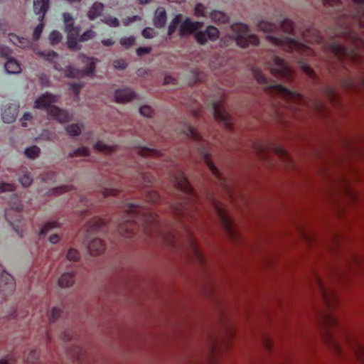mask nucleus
Segmentation results:
<instances>
[{
  "label": "nucleus",
  "instance_id": "f257e3e1",
  "mask_svg": "<svg viewBox=\"0 0 364 364\" xmlns=\"http://www.w3.org/2000/svg\"><path fill=\"white\" fill-rule=\"evenodd\" d=\"M125 211V220L119 227V232L125 237H133L140 226L144 227L147 232L159 230L158 215L147 208L130 203L126 205Z\"/></svg>",
  "mask_w": 364,
  "mask_h": 364
},
{
  "label": "nucleus",
  "instance_id": "f03ea898",
  "mask_svg": "<svg viewBox=\"0 0 364 364\" xmlns=\"http://www.w3.org/2000/svg\"><path fill=\"white\" fill-rule=\"evenodd\" d=\"M254 77L263 88L271 93L281 95L286 106L295 115L306 108L305 97L296 91L291 90L277 82L268 79L258 68L252 70Z\"/></svg>",
  "mask_w": 364,
  "mask_h": 364
},
{
  "label": "nucleus",
  "instance_id": "7ed1b4c3",
  "mask_svg": "<svg viewBox=\"0 0 364 364\" xmlns=\"http://www.w3.org/2000/svg\"><path fill=\"white\" fill-rule=\"evenodd\" d=\"M171 180L174 186L183 195V201L173 206L175 214L182 219L186 215L191 214L193 209L195 208V203L198 200V196L181 171H178L176 175L171 176Z\"/></svg>",
  "mask_w": 364,
  "mask_h": 364
},
{
  "label": "nucleus",
  "instance_id": "20e7f679",
  "mask_svg": "<svg viewBox=\"0 0 364 364\" xmlns=\"http://www.w3.org/2000/svg\"><path fill=\"white\" fill-rule=\"evenodd\" d=\"M203 25L202 22H193L189 18H187L180 26L179 34L183 36L186 33H194L197 42L201 45L205 44L208 41H216L219 36L218 29L213 26H208L205 30L199 31Z\"/></svg>",
  "mask_w": 364,
  "mask_h": 364
},
{
  "label": "nucleus",
  "instance_id": "39448f33",
  "mask_svg": "<svg viewBox=\"0 0 364 364\" xmlns=\"http://www.w3.org/2000/svg\"><path fill=\"white\" fill-rule=\"evenodd\" d=\"M105 231V222L102 218H94L89 223L85 236V242L91 255H100L105 250V244L98 237L92 239V237Z\"/></svg>",
  "mask_w": 364,
  "mask_h": 364
},
{
  "label": "nucleus",
  "instance_id": "423d86ee",
  "mask_svg": "<svg viewBox=\"0 0 364 364\" xmlns=\"http://www.w3.org/2000/svg\"><path fill=\"white\" fill-rule=\"evenodd\" d=\"M57 101V97L46 92L36 100L34 107L37 109H46L48 115L60 122H66L70 119V114L65 110L52 105Z\"/></svg>",
  "mask_w": 364,
  "mask_h": 364
},
{
  "label": "nucleus",
  "instance_id": "0eeeda50",
  "mask_svg": "<svg viewBox=\"0 0 364 364\" xmlns=\"http://www.w3.org/2000/svg\"><path fill=\"white\" fill-rule=\"evenodd\" d=\"M264 63L267 65L270 73L275 77H282L288 80H291L292 77L291 68L274 50L268 51L264 59Z\"/></svg>",
  "mask_w": 364,
  "mask_h": 364
},
{
  "label": "nucleus",
  "instance_id": "6e6552de",
  "mask_svg": "<svg viewBox=\"0 0 364 364\" xmlns=\"http://www.w3.org/2000/svg\"><path fill=\"white\" fill-rule=\"evenodd\" d=\"M232 38L237 45L241 48H247L250 46H257L259 43L256 35L250 34L248 26L242 23H235L231 25Z\"/></svg>",
  "mask_w": 364,
  "mask_h": 364
},
{
  "label": "nucleus",
  "instance_id": "1a4fd4ad",
  "mask_svg": "<svg viewBox=\"0 0 364 364\" xmlns=\"http://www.w3.org/2000/svg\"><path fill=\"white\" fill-rule=\"evenodd\" d=\"M11 210H7L5 212V218L6 220L13 226L15 231L17 234L22 237V232L19 230L18 225L16 224V223H21V215L20 211L22 210L23 205L21 204V201L20 198L15 196L11 198Z\"/></svg>",
  "mask_w": 364,
  "mask_h": 364
},
{
  "label": "nucleus",
  "instance_id": "9d476101",
  "mask_svg": "<svg viewBox=\"0 0 364 364\" xmlns=\"http://www.w3.org/2000/svg\"><path fill=\"white\" fill-rule=\"evenodd\" d=\"M80 60L82 63L85 65V68L80 70L72 66H68L64 71L66 77L75 78L93 73L95 70L96 59L82 55H80Z\"/></svg>",
  "mask_w": 364,
  "mask_h": 364
},
{
  "label": "nucleus",
  "instance_id": "9b49d317",
  "mask_svg": "<svg viewBox=\"0 0 364 364\" xmlns=\"http://www.w3.org/2000/svg\"><path fill=\"white\" fill-rule=\"evenodd\" d=\"M50 0H33V11L36 15H38L40 23L35 28L33 33V38L35 41H38L43 30V19L49 8Z\"/></svg>",
  "mask_w": 364,
  "mask_h": 364
},
{
  "label": "nucleus",
  "instance_id": "f8f14e48",
  "mask_svg": "<svg viewBox=\"0 0 364 364\" xmlns=\"http://www.w3.org/2000/svg\"><path fill=\"white\" fill-rule=\"evenodd\" d=\"M322 320L323 322V325L326 328V337L328 340L330 345L334 348L335 351L340 355L341 353V349L337 342L335 341L333 336L329 332V329L331 327H334L337 326L338 321L335 316L331 314H324L322 315Z\"/></svg>",
  "mask_w": 364,
  "mask_h": 364
},
{
  "label": "nucleus",
  "instance_id": "ddd939ff",
  "mask_svg": "<svg viewBox=\"0 0 364 364\" xmlns=\"http://www.w3.org/2000/svg\"><path fill=\"white\" fill-rule=\"evenodd\" d=\"M16 288V283L13 277L4 271L0 274V294L4 296L11 294Z\"/></svg>",
  "mask_w": 364,
  "mask_h": 364
},
{
  "label": "nucleus",
  "instance_id": "4468645a",
  "mask_svg": "<svg viewBox=\"0 0 364 364\" xmlns=\"http://www.w3.org/2000/svg\"><path fill=\"white\" fill-rule=\"evenodd\" d=\"M213 114L214 118L223 122L227 129H232L230 116L220 105H213Z\"/></svg>",
  "mask_w": 364,
  "mask_h": 364
},
{
  "label": "nucleus",
  "instance_id": "2eb2a0df",
  "mask_svg": "<svg viewBox=\"0 0 364 364\" xmlns=\"http://www.w3.org/2000/svg\"><path fill=\"white\" fill-rule=\"evenodd\" d=\"M200 155L204 161L205 164L207 165L210 171L212 172V173L220 181V182L223 183V185L225 186V188L229 191L228 187L225 184V181L221 176L220 172L219 169L215 166V164L213 163V161L210 159V154L206 150L205 148L202 147L200 149Z\"/></svg>",
  "mask_w": 364,
  "mask_h": 364
},
{
  "label": "nucleus",
  "instance_id": "dca6fc26",
  "mask_svg": "<svg viewBox=\"0 0 364 364\" xmlns=\"http://www.w3.org/2000/svg\"><path fill=\"white\" fill-rule=\"evenodd\" d=\"M65 32L68 35V46L72 50L76 49L80 37V28L75 26H68Z\"/></svg>",
  "mask_w": 364,
  "mask_h": 364
},
{
  "label": "nucleus",
  "instance_id": "f3484780",
  "mask_svg": "<svg viewBox=\"0 0 364 364\" xmlns=\"http://www.w3.org/2000/svg\"><path fill=\"white\" fill-rule=\"evenodd\" d=\"M19 106L16 104H11L6 107L1 113L2 120L5 123H11L15 121L18 115Z\"/></svg>",
  "mask_w": 364,
  "mask_h": 364
},
{
  "label": "nucleus",
  "instance_id": "a211bd4d",
  "mask_svg": "<svg viewBox=\"0 0 364 364\" xmlns=\"http://www.w3.org/2000/svg\"><path fill=\"white\" fill-rule=\"evenodd\" d=\"M114 97L117 102L125 103L134 99L136 94L131 89L124 88L116 90Z\"/></svg>",
  "mask_w": 364,
  "mask_h": 364
},
{
  "label": "nucleus",
  "instance_id": "6ab92c4d",
  "mask_svg": "<svg viewBox=\"0 0 364 364\" xmlns=\"http://www.w3.org/2000/svg\"><path fill=\"white\" fill-rule=\"evenodd\" d=\"M167 20L166 12L165 9L163 7H159L154 14V24L156 28H163Z\"/></svg>",
  "mask_w": 364,
  "mask_h": 364
},
{
  "label": "nucleus",
  "instance_id": "aec40b11",
  "mask_svg": "<svg viewBox=\"0 0 364 364\" xmlns=\"http://www.w3.org/2000/svg\"><path fill=\"white\" fill-rule=\"evenodd\" d=\"M215 208L217 209V211L220 217L222 223L226 230V231L231 235H234V228L233 225L230 220V218L225 215L223 210L219 207L218 205H215Z\"/></svg>",
  "mask_w": 364,
  "mask_h": 364
},
{
  "label": "nucleus",
  "instance_id": "412c9836",
  "mask_svg": "<svg viewBox=\"0 0 364 364\" xmlns=\"http://www.w3.org/2000/svg\"><path fill=\"white\" fill-rule=\"evenodd\" d=\"M9 37L10 41L13 44H14L15 46H16L19 48H26L29 47L31 44V43L28 38L20 37L14 33H10Z\"/></svg>",
  "mask_w": 364,
  "mask_h": 364
},
{
  "label": "nucleus",
  "instance_id": "4be33fe9",
  "mask_svg": "<svg viewBox=\"0 0 364 364\" xmlns=\"http://www.w3.org/2000/svg\"><path fill=\"white\" fill-rule=\"evenodd\" d=\"M4 66L6 72L10 74H17L21 71L20 64L13 58H9Z\"/></svg>",
  "mask_w": 364,
  "mask_h": 364
},
{
  "label": "nucleus",
  "instance_id": "5701e85b",
  "mask_svg": "<svg viewBox=\"0 0 364 364\" xmlns=\"http://www.w3.org/2000/svg\"><path fill=\"white\" fill-rule=\"evenodd\" d=\"M188 244L192 249V251L196 256L197 260L203 264L204 262V257L202 253L200 252V250H199L194 238L193 237L192 235L188 232Z\"/></svg>",
  "mask_w": 364,
  "mask_h": 364
},
{
  "label": "nucleus",
  "instance_id": "b1692460",
  "mask_svg": "<svg viewBox=\"0 0 364 364\" xmlns=\"http://www.w3.org/2000/svg\"><path fill=\"white\" fill-rule=\"evenodd\" d=\"M104 9V4L100 2H95L93 4L90 11H88V17L90 19L93 20L100 16Z\"/></svg>",
  "mask_w": 364,
  "mask_h": 364
},
{
  "label": "nucleus",
  "instance_id": "393cba45",
  "mask_svg": "<svg viewBox=\"0 0 364 364\" xmlns=\"http://www.w3.org/2000/svg\"><path fill=\"white\" fill-rule=\"evenodd\" d=\"M211 20L216 23H225L228 21V16L220 11L213 10L210 14Z\"/></svg>",
  "mask_w": 364,
  "mask_h": 364
},
{
  "label": "nucleus",
  "instance_id": "a878e982",
  "mask_svg": "<svg viewBox=\"0 0 364 364\" xmlns=\"http://www.w3.org/2000/svg\"><path fill=\"white\" fill-rule=\"evenodd\" d=\"M318 284L321 289V295L323 299L326 304V306L330 308L331 303L336 301V298L333 295H330L328 292L326 290L325 287L323 286L321 282L318 279Z\"/></svg>",
  "mask_w": 364,
  "mask_h": 364
},
{
  "label": "nucleus",
  "instance_id": "bb28decb",
  "mask_svg": "<svg viewBox=\"0 0 364 364\" xmlns=\"http://www.w3.org/2000/svg\"><path fill=\"white\" fill-rule=\"evenodd\" d=\"M74 283V275L70 273H64L58 280V285L60 287H69Z\"/></svg>",
  "mask_w": 364,
  "mask_h": 364
},
{
  "label": "nucleus",
  "instance_id": "cd10ccee",
  "mask_svg": "<svg viewBox=\"0 0 364 364\" xmlns=\"http://www.w3.org/2000/svg\"><path fill=\"white\" fill-rule=\"evenodd\" d=\"M323 4L326 6L332 8V11L338 13L343 9V3L340 0H323Z\"/></svg>",
  "mask_w": 364,
  "mask_h": 364
},
{
  "label": "nucleus",
  "instance_id": "c85d7f7f",
  "mask_svg": "<svg viewBox=\"0 0 364 364\" xmlns=\"http://www.w3.org/2000/svg\"><path fill=\"white\" fill-rule=\"evenodd\" d=\"M138 154L145 158L149 156H159L160 154V151L154 149H150L148 147H139L137 149Z\"/></svg>",
  "mask_w": 364,
  "mask_h": 364
},
{
  "label": "nucleus",
  "instance_id": "c756f323",
  "mask_svg": "<svg viewBox=\"0 0 364 364\" xmlns=\"http://www.w3.org/2000/svg\"><path fill=\"white\" fill-rule=\"evenodd\" d=\"M181 21H182V15L181 14H178L173 18V20L171 21V23L169 24V26L168 27V35L169 36H171V35H173L175 33L178 25L181 22Z\"/></svg>",
  "mask_w": 364,
  "mask_h": 364
},
{
  "label": "nucleus",
  "instance_id": "7c9ffc66",
  "mask_svg": "<svg viewBox=\"0 0 364 364\" xmlns=\"http://www.w3.org/2000/svg\"><path fill=\"white\" fill-rule=\"evenodd\" d=\"M184 133L186 136L191 137L196 141H200L202 139V137L198 131L190 125H186Z\"/></svg>",
  "mask_w": 364,
  "mask_h": 364
},
{
  "label": "nucleus",
  "instance_id": "2f4dec72",
  "mask_svg": "<svg viewBox=\"0 0 364 364\" xmlns=\"http://www.w3.org/2000/svg\"><path fill=\"white\" fill-rule=\"evenodd\" d=\"M60 227V223L56 220H52L44 224L40 229L39 235H46L49 230H52L55 228Z\"/></svg>",
  "mask_w": 364,
  "mask_h": 364
},
{
  "label": "nucleus",
  "instance_id": "473e14b6",
  "mask_svg": "<svg viewBox=\"0 0 364 364\" xmlns=\"http://www.w3.org/2000/svg\"><path fill=\"white\" fill-rule=\"evenodd\" d=\"M281 26L287 33L294 36L295 32V25L293 21L289 19H284L282 21Z\"/></svg>",
  "mask_w": 364,
  "mask_h": 364
},
{
  "label": "nucleus",
  "instance_id": "72a5a7b5",
  "mask_svg": "<svg viewBox=\"0 0 364 364\" xmlns=\"http://www.w3.org/2000/svg\"><path fill=\"white\" fill-rule=\"evenodd\" d=\"M41 149L37 146H32L25 149V154L29 159H35L38 156Z\"/></svg>",
  "mask_w": 364,
  "mask_h": 364
},
{
  "label": "nucleus",
  "instance_id": "f704fd0d",
  "mask_svg": "<svg viewBox=\"0 0 364 364\" xmlns=\"http://www.w3.org/2000/svg\"><path fill=\"white\" fill-rule=\"evenodd\" d=\"M301 68L302 70L312 80H316V74L314 70L306 63L301 62Z\"/></svg>",
  "mask_w": 364,
  "mask_h": 364
},
{
  "label": "nucleus",
  "instance_id": "c9c22d12",
  "mask_svg": "<svg viewBox=\"0 0 364 364\" xmlns=\"http://www.w3.org/2000/svg\"><path fill=\"white\" fill-rule=\"evenodd\" d=\"M89 155V149L86 146L77 148L70 152L68 155L69 157L73 158L78 156H86Z\"/></svg>",
  "mask_w": 364,
  "mask_h": 364
},
{
  "label": "nucleus",
  "instance_id": "e433bc0d",
  "mask_svg": "<svg viewBox=\"0 0 364 364\" xmlns=\"http://www.w3.org/2000/svg\"><path fill=\"white\" fill-rule=\"evenodd\" d=\"M66 132L72 136H77L80 134L81 128L78 124H73L66 127Z\"/></svg>",
  "mask_w": 364,
  "mask_h": 364
},
{
  "label": "nucleus",
  "instance_id": "4c0bfd02",
  "mask_svg": "<svg viewBox=\"0 0 364 364\" xmlns=\"http://www.w3.org/2000/svg\"><path fill=\"white\" fill-rule=\"evenodd\" d=\"M258 28L264 32L271 33L275 29V26L267 21H262L258 23Z\"/></svg>",
  "mask_w": 364,
  "mask_h": 364
},
{
  "label": "nucleus",
  "instance_id": "58836bf2",
  "mask_svg": "<svg viewBox=\"0 0 364 364\" xmlns=\"http://www.w3.org/2000/svg\"><path fill=\"white\" fill-rule=\"evenodd\" d=\"M194 14L198 17H206L208 11L207 8H205L202 4H197L195 9Z\"/></svg>",
  "mask_w": 364,
  "mask_h": 364
},
{
  "label": "nucleus",
  "instance_id": "ea45409f",
  "mask_svg": "<svg viewBox=\"0 0 364 364\" xmlns=\"http://www.w3.org/2000/svg\"><path fill=\"white\" fill-rule=\"evenodd\" d=\"M62 34L57 31H53L49 35V41L51 45H57L62 40Z\"/></svg>",
  "mask_w": 364,
  "mask_h": 364
},
{
  "label": "nucleus",
  "instance_id": "a19ab883",
  "mask_svg": "<svg viewBox=\"0 0 364 364\" xmlns=\"http://www.w3.org/2000/svg\"><path fill=\"white\" fill-rule=\"evenodd\" d=\"M94 148L96 150H98L105 153H111L114 151V147L105 144L102 141H98L94 145Z\"/></svg>",
  "mask_w": 364,
  "mask_h": 364
},
{
  "label": "nucleus",
  "instance_id": "79ce46f5",
  "mask_svg": "<svg viewBox=\"0 0 364 364\" xmlns=\"http://www.w3.org/2000/svg\"><path fill=\"white\" fill-rule=\"evenodd\" d=\"M136 39L134 36L123 37L120 39V44L124 47L129 48L135 43Z\"/></svg>",
  "mask_w": 364,
  "mask_h": 364
},
{
  "label": "nucleus",
  "instance_id": "37998d69",
  "mask_svg": "<svg viewBox=\"0 0 364 364\" xmlns=\"http://www.w3.org/2000/svg\"><path fill=\"white\" fill-rule=\"evenodd\" d=\"M66 257L69 261L76 262L79 259L80 255L77 250L74 248H70L68 251Z\"/></svg>",
  "mask_w": 364,
  "mask_h": 364
},
{
  "label": "nucleus",
  "instance_id": "c03bdc74",
  "mask_svg": "<svg viewBox=\"0 0 364 364\" xmlns=\"http://www.w3.org/2000/svg\"><path fill=\"white\" fill-rule=\"evenodd\" d=\"M324 93L329 100H331V102L336 101V95L333 87H332L330 85H328L324 90Z\"/></svg>",
  "mask_w": 364,
  "mask_h": 364
},
{
  "label": "nucleus",
  "instance_id": "a18cd8bd",
  "mask_svg": "<svg viewBox=\"0 0 364 364\" xmlns=\"http://www.w3.org/2000/svg\"><path fill=\"white\" fill-rule=\"evenodd\" d=\"M39 358V353L36 350H31L26 358L27 364H36Z\"/></svg>",
  "mask_w": 364,
  "mask_h": 364
},
{
  "label": "nucleus",
  "instance_id": "49530a36",
  "mask_svg": "<svg viewBox=\"0 0 364 364\" xmlns=\"http://www.w3.org/2000/svg\"><path fill=\"white\" fill-rule=\"evenodd\" d=\"M18 181L23 187H28L33 182V178L29 173H26L20 177Z\"/></svg>",
  "mask_w": 364,
  "mask_h": 364
},
{
  "label": "nucleus",
  "instance_id": "de8ad7c7",
  "mask_svg": "<svg viewBox=\"0 0 364 364\" xmlns=\"http://www.w3.org/2000/svg\"><path fill=\"white\" fill-rule=\"evenodd\" d=\"M61 310L58 307L53 308L50 313L47 312V316L50 322H54L60 316Z\"/></svg>",
  "mask_w": 364,
  "mask_h": 364
},
{
  "label": "nucleus",
  "instance_id": "09e8293b",
  "mask_svg": "<svg viewBox=\"0 0 364 364\" xmlns=\"http://www.w3.org/2000/svg\"><path fill=\"white\" fill-rule=\"evenodd\" d=\"M102 21L112 27H117L119 26V21L116 17L107 16L105 17Z\"/></svg>",
  "mask_w": 364,
  "mask_h": 364
},
{
  "label": "nucleus",
  "instance_id": "8fccbe9b",
  "mask_svg": "<svg viewBox=\"0 0 364 364\" xmlns=\"http://www.w3.org/2000/svg\"><path fill=\"white\" fill-rule=\"evenodd\" d=\"M146 199L152 203H157L160 200V196L155 191H149L146 196Z\"/></svg>",
  "mask_w": 364,
  "mask_h": 364
},
{
  "label": "nucleus",
  "instance_id": "3c124183",
  "mask_svg": "<svg viewBox=\"0 0 364 364\" xmlns=\"http://www.w3.org/2000/svg\"><path fill=\"white\" fill-rule=\"evenodd\" d=\"M15 191V186L9 183H0V193L4 192H13Z\"/></svg>",
  "mask_w": 364,
  "mask_h": 364
},
{
  "label": "nucleus",
  "instance_id": "603ef678",
  "mask_svg": "<svg viewBox=\"0 0 364 364\" xmlns=\"http://www.w3.org/2000/svg\"><path fill=\"white\" fill-rule=\"evenodd\" d=\"M95 36V31L92 30H87L85 31L81 36L79 37L80 41H86L90 39H92Z\"/></svg>",
  "mask_w": 364,
  "mask_h": 364
},
{
  "label": "nucleus",
  "instance_id": "864d4df0",
  "mask_svg": "<svg viewBox=\"0 0 364 364\" xmlns=\"http://www.w3.org/2000/svg\"><path fill=\"white\" fill-rule=\"evenodd\" d=\"M41 56L46 58L47 60H53L54 58L58 56V54L53 50H44L39 52Z\"/></svg>",
  "mask_w": 364,
  "mask_h": 364
},
{
  "label": "nucleus",
  "instance_id": "5fc2aeb1",
  "mask_svg": "<svg viewBox=\"0 0 364 364\" xmlns=\"http://www.w3.org/2000/svg\"><path fill=\"white\" fill-rule=\"evenodd\" d=\"M11 50L6 46H4V45H0V55L1 56H3L6 58H7V60L9 58H11Z\"/></svg>",
  "mask_w": 364,
  "mask_h": 364
},
{
  "label": "nucleus",
  "instance_id": "6e6d98bb",
  "mask_svg": "<svg viewBox=\"0 0 364 364\" xmlns=\"http://www.w3.org/2000/svg\"><path fill=\"white\" fill-rule=\"evenodd\" d=\"M141 177L143 180V183H144V185H146V186L152 184L155 180V178L152 175H151L150 173H143L141 176Z\"/></svg>",
  "mask_w": 364,
  "mask_h": 364
},
{
  "label": "nucleus",
  "instance_id": "4d7b16f0",
  "mask_svg": "<svg viewBox=\"0 0 364 364\" xmlns=\"http://www.w3.org/2000/svg\"><path fill=\"white\" fill-rule=\"evenodd\" d=\"M63 21L65 23V31H67V27L68 26H74L73 24V16L68 13H63Z\"/></svg>",
  "mask_w": 364,
  "mask_h": 364
},
{
  "label": "nucleus",
  "instance_id": "13d9d810",
  "mask_svg": "<svg viewBox=\"0 0 364 364\" xmlns=\"http://www.w3.org/2000/svg\"><path fill=\"white\" fill-rule=\"evenodd\" d=\"M70 190V186H62L58 187V188H54L52 191H50V194L58 195V194H60L62 193L68 192Z\"/></svg>",
  "mask_w": 364,
  "mask_h": 364
},
{
  "label": "nucleus",
  "instance_id": "bf43d9fd",
  "mask_svg": "<svg viewBox=\"0 0 364 364\" xmlns=\"http://www.w3.org/2000/svg\"><path fill=\"white\" fill-rule=\"evenodd\" d=\"M141 34L145 38H152L155 35V32L153 28L146 27L142 31Z\"/></svg>",
  "mask_w": 364,
  "mask_h": 364
},
{
  "label": "nucleus",
  "instance_id": "052dcab7",
  "mask_svg": "<svg viewBox=\"0 0 364 364\" xmlns=\"http://www.w3.org/2000/svg\"><path fill=\"white\" fill-rule=\"evenodd\" d=\"M139 112L144 117H150L152 113V109L149 106L144 105L140 107Z\"/></svg>",
  "mask_w": 364,
  "mask_h": 364
},
{
  "label": "nucleus",
  "instance_id": "680f3d73",
  "mask_svg": "<svg viewBox=\"0 0 364 364\" xmlns=\"http://www.w3.org/2000/svg\"><path fill=\"white\" fill-rule=\"evenodd\" d=\"M56 178V174L54 172H48L43 177V181L48 182L50 181H55Z\"/></svg>",
  "mask_w": 364,
  "mask_h": 364
},
{
  "label": "nucleus",
  "instance_id": "e2e57ef3",
  "mask_svg": "<svg viewBox=\"0 0 364 364\" xmlns=\"http://www.w3.org/2000/svg\"><path fill=\"white\" fill-rule=\"evenodd\" d=\"M151 50V48L150 47H140L136 50V53L139 56H141L149 53Z\"/></svg>",
  "mask_w": 364,
  "mask_h": 364
},
{
  "label": "nucleus",
  "instance_id": "0e129e2a",
  "mask_svg": "<svg viewBox=\"0 0 364 364\" xmlns=\"http://www.w3.org/2000/svg\"><path fill=\"white\" fill-rule=\"evenodd\" d=\"M343 85L348 89H353L356 86L355 82L351 78L346 79Z\"/></svg>",
  "mask_w": 364,
  "mask_h": 364
},
{
  "label": "nucleus",
  "instance_id": "69168bd1",
  "mask_svg": "<svg viewBox=\"0 0 364 364\" xmlns=\"http://www.w3.org/2000/svg\"><path fill=\"white\" fill-rule=\"evenodd\" d=\"M114 66L117 69L123 70L126 68L127 63L123 60H118L114 62Z\"/></svg>",
  "mask_w": 364,
  "mask_h": 364
},
{
  "label": "nucleus",
  "instance_id": "338daca9",
  "mask_svg": "<svg viewBox=\"0 0 364 364\" xmlns=\"http://www.w3.org/2000/svg\"><path fill=\"white\" fill-rule=\"evenodd\" d=\"M40 137L45 140H51L53 139V134L48 130H43Z\"/></svg>",
  "mask_w": 364,
  "mask_h": 364
},
{
  "label": "nucleus",
  "instance_id": "774afa93",
  "mask_svg": "<svg viewBox=\"0 0 364 364\" xmlns=\"http://www.w3.org/2000/svg\"><path fill=\"white\" fill-rule=\"evenodd\" d=\"M356 355L360 360H364V347L358 345L356 347Z\"/></svg>",
  "mask_w": 364,
  "mask_h": 364
}]
</instances>
